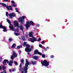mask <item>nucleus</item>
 Wrapping results in <instances>:
<instances>
[{
    "label": "nucleus",
    "mask_w": 73,
    "mask_h": 73,
    "mask_svg": "<svg viewBox=\"0 0 73 73\" xmlns=\"http://www.w3.org/2000/svg\"><path fill=\"white\" fill-rule=\"evenodd\" d=\"M42 44H44V42L43 41H42Z\"/></svg>",
    "instance_id": "4c0bfd02"
},
{
    "label": "nucleus",
    "mask_w": 73,
    "mask_h": 73,
    "mask_svg": "<svg viewBox=\"0 0 73 73\" xmlns=\"http://www.w3.org/2000/svg\"><path fill=\"white\" fill-rule=\"evenodd\" d=\"M11 60H13V56H12L11 57Z\"/></svg>",
    "instance_id": "c85d7f7f"
},
{
    "label": "nucleus",
    "mask_w": 73,
    "mask_h": 73,
    "mask_svg": "<svg viewBox=\"0 0 73 73\" xmlns=\"http://www.w3.org/2000/svg\"><path fill=\"white\" fill-rule=\"evenodd\" d=\"M40 56H42V57H43V58H44L45 57V54H42H42H41V55H40Z\"/></svg>",
    "instance_id": "6ab92c4d"
},
{
    "label": "nucleus",
    "mask_w": 73,
    "mask_h": 73,
    "mask_svg": "<svg viewBox=\"0 0 73 73\" xmlns=\"http://www.w3.org/2000/svg\"><path fill=\"white\" fill-rule=\"evenodd\" d=\"M23 45L24 46H27V47L25 48V52H30L31 51V48H30V46L29 44H27V42H25L23 44Z\"/></svg>",
    "instance_id": "7ed1b4c3"
},
{
    "label": "nucleus",
    "mask_w": 73,
    "mask_h": 73,
    "mask_svg": "<svg viewBox=\"0 0 73 73\" xmlns=\"http://www.w3.org/2000/svg\"><path fill=\"white\" fill-rule=\"evenodd\" d=\"M21 61L22 63L23 64H24V59H22Z\"/></svg>",
    "instance_id": "cd10ccee"
},
{
    "label": "nucleus",
    "mask_w": 73,
    "mask_h": 73,
    "mask_svg": "<svg viewBox=\"0 0 73 73\" xmlns=\"http://www.w3.org/2000/svg\"><path fill=\"white\" fill-rule=\"evenodd\" d=\"M19 52H21V50H19Z\"/></svg>",
    "instance_id": "c03bdc74"
},
{
    "label": "nucleus",
    "mask_w": 73,
    "mask_h": 73,
    "mask_svg": "<svg viewBox=\"0 0 73 73\" xmlns=\"http://www.w3.org/2000/svg\"><path fill=\"white\" fill-rule=\"evenodd\" d=\"M1 4L3 6V7H6L7 6V5H6V4L4 3H1Z\"/></svg>",
    "instance_id": "5701e85b"
},
{
    "label": "nucleus",
    "mask_w": 73,
    "mask_h": 73,
    "mask_svg": "<svg viewBox=\"0 0 73 73\" xmlns=\"http://www.w3.org/2000/svg\"><path fill=\"white\" fill-rule=\"evenodd\" d=\"M6 8L8 9V10H10L11 11H12V6H6Z\"/></svg>",
    "instance_id": "f8f14e48"
},
{
    "label": "nucleus",
    "mask_w": 73,
    "mask_h": 73,
    "mask_svg": "<svg viewBox=\"0 0 73 73\" xmlns=\"http://www.w3.org/2000/svg\"><path fill=\"white\" fill-rule=\"evenodd\" d=\"M29 35L30 37H32V38H30V40L32 42H34L35 41H37L36 38L33 37V33L32 32H30L29 33Z\"/></svg>",
    "instance_id": "20e7f679"
},
{
    "label": "nucleus",
    "mask_w": 73,
    "mask_h": 73,
    "mask_svg": "<svg viewBox=\"0 0 73 73\" xmlns=\"http://www.w3.org/2000/svg\"><path fill=\"white\" fill-rule=\"evenodd\" d=\"M33 22L32 21H28L27 22V24L25 25V26L26 27L27 29H28V28H29V27L31 26V25H33Z\"/></svg>",
    "instance_id": "39448f33"
},
{
    "label": "nucleus",
    "mask_w": 73,
    "mask_h": 73,
    "mask_svg": "<svg viewBox=\"0 0 73 73\" xmlns=\"http://www.w3.org/2000/svg\"><path fill=\"white\" fill-rule=\"evenodd\" d=\"M26 37H27V35H26Z\"/></svg>",
    "instance_id": "49530a36"
},
{
    "label": "nucleus",
    "mask_w": 73,
    "mask_h": 73,
    "mask_svg": "<svg viewBox=\"0 0 73 73\" xmlns=\"http://www.w3.org/2000/svg\"><path fill=\"white\" fill-rule=\"evenodd\" d=\"M14 35L16 36H18V35H20V34L18 33H15Z\"/></svg>",
    "instance_id": "aec40b11"
},
{
    "label": "nucleus",
    "mask_w": 73,
    "mask_h": 73,
    "mask_svg": "<svg viewBox=\"0 0 73 73\" xmlns=\"http://www.w3.org/2000/svg\"><path fill=\"white\" fill-rule=\"evenodd\" d=\"M9 71L10 72H11V69L9 70Z\"/></svg>",
    "instance_id": "ea45409f"
},
{
    "label": "nucleus",
    "mask_w": 73,
    "mask_h": 73,
    "mask_svg": "<svg viewBox=\"0 0 73 73\" xmlns=\"http://www.w3.org/2000/svg\"><path fill=\"white\" fill-rule=\"evenodd\" d=\"M11 3H12V4H15V1H11Z\"/></svg>",
    "instance_id": "412c9836"
},
{
    "label": "nucleus",
    "mask_w": 73,
    "mask_h": 73,
    "mask_svg": "<svg viewBox=\"0 0 73 73\" xmlns=\"http://www.w3.org/2000/svg\"><path fill=\"white\" fill-rule=\"evenodd\" d=\"M13 56H14V57H16L17 56V55L16 54L15 51H13Z\"/></svg>",
    "instance_id": "ddd939ff"
},
{
    "label": "nucleus",
    "mask_w": 73,
    "mask_h": 73,
    "mask_svg": "<svg viewBox=\"0 0 73 73\" xmlns=\"http://www.w3.org/2000/svg\"><path fill=\"white\" fill-rule=\"evenodd\" d=\"M3 63L4 65H6V63H7V64L9 63V66H12V65L13 63V60H10V62H9L8 60H5L3 62Z\"/></svg>",
    "instance_id": "423d86ee"
},
{
    "label": "nucleus",
    "mask_w": 73,
    "mask_h": 73,
    "mask_svg": "<svg viewBox=\"0 0 73 73\" xmlns=\"http://www.w3.org/2000/svg\"><path fill=\"white\" fill-rule=\"evenodd\" d=\"M33 58L34 60H37L38 58V56H35L33 57Z\"/></svg>",
    "instance_id": "4468645a"
},
{
    "label": "nucleus",
    "mask_w": 73,
    "mask_h": 73,
    "mask_svg": "<svg viewBox=\"0 0 73 73\" xmlns=\"http://www.w3.org/2000/svg\"><path fill=\"white\" fill-rule=\"evenodd\" d=\"M46 48H48V49H49V47H47Z\"/></svg>",
    "instance_id": "79ce46f5"
},
{
    "label": "nucleus",
    "mask_w": 73,
    "mask_h": 73,
    "mask_svg": "<svg viewBox=\"0 0 73 73\" xmlns=\"http://www.w3.org/2000/svg\"><path fill=\"white\" fill-rule=\"evenodd\" d=\"M15 10H16V12H18V13H20V11H18V9L15 8Z\"/></svg>",
    "instance_id": "a211bd4d"
},
{
    "label": "nucleus",
    "mask_w": 73,
    "mask_h": 73,
    "mask_svg": "<svg viewBox=\"0 0 73 73\" xmlns=\"http://www.w3.org/2000/svg\"><path fill=\"white\" fill-rule=\"evenodd\" d=\"M26 63L25 64V66L24 67L23 69H22L20 71V72H21V73H27V70L28 68L27 67L28 66V65L30 64V62H28V60L27 59H26Z\"/></svg>",
    "instance_id": "f03ea898"
},
{
    "label": "nucleus",
    "mask_w": 73,
    "mask_h": 73,
    "mask_svg": "<svg viewBox=\"0 0 73 73\" xmlns=\"http://www.w3.org/2000/svg\"><path fill=\"white\" fill-rule=\"evenodd\" d=\"M41 63L42 65L45 66H48L49 65V62L46 60H44L43 62H42Z\"/></svg>",
    "instance_id": "0eeeda50"
},
{
    "label": "nucleus",
    "mask_w": 73,
    "mask_h": 73,
    "mask_svg": "<svg viewBox=\"0 0 73 73\" xmlns=\"http://www.w3.org/2000/svg\"><path fill=\"white\" fill-rule=\"evenodd\" d=\"M23 40H24V41H25V39H24V38H23Z\"/></svg>",
    "instance_id": "a19ab883"
},
{
    "label": "nucleus",
    "mask_w": 73,
    "mask_h": 73,
    "mask_svg": "<svg viewBox=\"0 0 73 73\" xmlns=\"http://www.w3.org/2000/svg\"><path fill=\"white\" fill-rule=\"evenodd\" d=\"M2 68L3 69V70H5V68L4 67V66H2Z\"/></svg>",
    "instance_id": "bb28decb"
},
{
    "label": "nucleus",
    "mask_w": 73,
    "mask_h": 73,
    "mask_svg": "<svg viewBox=\"0 0 73 73\" xmlns=\"http://www.w3.org/2000/svg\"><path fill=\"white\" fill-rule=\"evenodd\" d=\"M2 61V58L0 57V62Z\"/></svg>",
    "instance_id": "473e14b6"
},
{
    "label": "nucleus",
    "mask_w": 73,
    "mask_h": 73,
    "mask_svg": "<svg viewBox=\"0 0 73 73\" xmlns=\"http://www.w3.org/2000/svg\"><path fill=\"white\" fill-rule=\"evenodd\" d=\"M1 67H0V69H1Z\"/></svg>",
    "instance_id": "37998d69"
},
{
    "label": "nucleus",
    "mask_w": 73,
    "mask_h": 73,
    "mask_svg": "<svg viewBox=\"0 0 73 73\" xmlns=\"http://www.w3.org/2000/svg\"><path fill=\"white\" fill-rule=\"evenodd\" d=\"M11 5L12 7H16V5L15 4H12Z\"/></svg>",
    "instance_id": "a878e982"
},
{
    "label": "nucleus",
    "mask_w": 73,
    "mask_h": 73,
    "mask_svg": "<svg viewBox=\"0 0 73 73\" xmlns=\"http://www.w3.org/2000/svg\"><path fill=\"white\" fill-rule=\"evenodd\" d=\"M16 70L15 68L13 69L12 70V72H15Z\"/></svg>",
    "instance_id": "7c9ffc66"
},
{
    "label": "nucleus",
    "mask_w": 73,
    "mask_h": 73,
    "mask_svg": "<svg viewBox=\"0 0 73 73\" xmlns=\"http://www.w3.org/2000/svg\"><path fill=\"white\" fill-rule=\"evenodd\" d=\"M12 40V39L11 38H10L9 39V42H10Z\"/></svg>",
    "instance_id": "4be33fe9"
},
{
    "label": "nucleus",
    "mask_w": 73,
    "mask_h": 73,
    "mask_svg": "<svg viewBox=\"0 0 73 73\" xmlns=\"http://www.w3.org/2000/svg\"><path fill=\"white\" fill-rule=\"evenodd\" d=\"M39 46L40 48H42V46L41 44H39Z\"/></svg>",
    "instance_id": "c756f323"
},
{
    "label": "nucleus",
    "mask_w": 73,
    "mask_h": 73,
    "mask_svg": "<svg viewBox=\"0 0 73 73\" xmlns=\"http://www.w3.org/2000/svg\"><path fill=\"white\" fill-rule=\"evenodd\" d=\"M50 57L51 58H53L54 57V56L53 55H51L50 56Z\"/></svg>",
    "instance_id": "72a5a7b5"
},
{
    "label": "nucleus",
    "mask_w": 73,
    "mask_h": 73,
    "mask_svg": "<svg viewBox=\"0 0 73 73\" xmlns=\"http://www.w3.org/2000/svg\"><path fill=\"white\" fill-rule=\"evenodd\" d=\"M15 46H16V44H14L11 46L12 48H14L15 47Z\"/></svg>",
    "instance_id": "2eb2a0df"
},
{
    "label": "nucleus",
    "mask_w": 73,
    "mask_h": 73,
    "mask_svg": "<svg viewBox=\"0 0 73 73\" xmlns=\"http://www.w3.org/2000/svg\"><path fill=\"white\" fill-rule=\"evenodd\" d=\"M14 63L15 64V65H18V64L17 63V62L15 61L14 62Z\"/></svg>",
    "instance_id": "b1692460"
},
{
    "label": "nucleus",
    "mask_w": 73,
    "mask_h": 73,
    "mask_svg": "<svg viewBox=\"0 0 73 73\" xmlns=\"http://www.w3.org/2000/svg\"><path fill=\"white\" fill-rule=\"evenodd\" d=\"M41 38H39L37 40L38 41H40L41 40Z\"/></svg>",
    "instance_id": "2f4dec72"
},
{
    "label": "nucleus",
    "mask_w": 73,
    "mask_h": 73,
    "mask_svg": "<svg viewBox=\"0 0 73 73\" xmlns=\"http://www.w3.org/2000/svg\"><path fill=\"white\" fill-rule=\"evenodd\" d=\"M0 28H3V29H4L3 30V32H7V29L5 27L3 26V25L1 24H0Z\"/></svg>",
    "instance_id": "1a4fd4ad"
},
{
    "label": "nucleus",
    "mask_w": 73,
    "mask_h": 73,
    "mask_svg": "<svg viewBox=\"0 0 73 73\" xmlns=\"http://www.w3.org/2000/svg\"><path fill=\"white\" fill-rule=\"evenodd\" d=\"M7 21L9 24L10 25L9 27V28L11 29V31H15V32H19V28L22 31V32H23V29H24V27H23L22 25H20L19 26V23L18 22L16 21H15L13 22L14 23V25L15 27H17V29H15V28L13 27V26L11 24V21L9 20L8 19H7Z\"/></svg>",
    "instance_id": "f257e3e1"
},
{
    "label": "nucleus",
    "mask_w": 73,
    "mask_h": 73,
    "mask_svg": "<svg viewBox=\"0 0 73 73\" xmlns=\"http://www.w3.org/2000/svg\"><path fill=\"white\" fill-rule=\"evenodd\" d=\"M21 67H22V65H21V64H20V68H21Z\"/></svg>",
    "instance_id": "c9c22d12"
},
{
    "label": "nucleus",
    "mask_w": 73,
    "mask_h": 73,
    "mask_svg": "<svg viewBox=\"0 0 73 73\" xmlns=\"http://www.w3.org/2000/svg\"><path fill=\"white\" fill-rule=\"evenodd\" d=\"M6 16H7V17H8V12H6Z\"/></svg>",
    "instance_id": "393cba45"
},
{
    "label": "nucleus",
    "mask_w": 73,
    "mask_h": 73,
    "mask_svg": "<svg viewBox=\"0 0 73 73\" xmlns=\"http://www.w3.org/2000/svg\"><path fill=\"white\" fill-rule=\"evenodd\" d=\"M32 63L33 65H35V64H36V61H32Z\"/></svg>",
    "instance_id": "f3484780"
},
{
    "label": "nucleus",
    "mask_w": 73,
    "mask_h": 73,
    "mask_svg": "<svg viewBox=\"0 0 73 73\" xmlns=\"http://www.w3.org/2000/svg\"><path fill=\"white\" fill-rule=\"evenodd\" d=\"M9 17L11 19H12V17H15L16 15L15 13H12L9 15Z\"/></svg>",
    "instance_id": "9b49d317"
},
{
    "label": "nucleus",
    "mask_w": 73,
    "mask_h": 73,
    "mask_svg": "<svg viewBox=\"0 0 73 73\" xmlns=\"http://www.w3.org/2000/svg\"><path fill=\"white\" fill-rule=\"evenodd\" d=\"M21 47H22V46H21V45L18 46L17 47V49H20V48H21Z\"/></svg>",
    "instance_id": "dca6fc26"
},
{
    "label": "nucleus",
    "mask_w": 73,
    "mask_h": 73,
    "mask_svg": "<svg viewBox=\"0 0 73 73\" xmlns=\"http://www.w3.org/2000/svg\"><path fill=\"white\" fill-rule=\"evenodd\" d=\"M1 4V3H0V5Z\"/></svg>",
    "instance_id": "a18cd8bd"
},
{
    "label": "nucleus",
    "mask_w": 73,
    "mask_h": 73,
    "mask_svg": "<svg viewBox=\"0 0 73 73\" xmlns=\"http://www.w3.org/2000/svg\"><path fill=\"white\" fill-rule=\"evenodd\" d=\"M4 1H5V2H7L8 1V0H3Z\"/></svg>",
    "instance_id": "e433bc0d"
},
{
    "label": "nucleus",
    "mask_w": 73,
    "mask_h": 73,
    "mask_svg": "<svg viewBox=\"0 0 73 73\" xmlns=\"http://www.w3.org/2000/svg\"><path fill=\"white\" fill-rule=\"evenodd\" d=\"M48 50V49L47 48H46L44 50V51H46V50Z\"/></svg>",
    "instance_id": "58836bf2"
},
{
    "label": "nucleus",
    "mask_w": 73,
    "mask_h": 73,
    "mask_svg": "<svg viewBox=\"0 0 73 73\" xmlns=\"http://www.w3.org/2000/svg\"><path fill=\"white\" fill-rule=\"evenodd\" d=\"M25 17L22 16V17H20L18 19V20L21 23V24H23L24 23V19H25Z\"/></svg>",
    "instance_id": "6e6552de"
},
{
    "label": "nucleus",
    "mask_w": 73,
    "mask_h": 73,
    "mask_svg": "<svg viewBox=\"0 0 73 73\" xmlns=\"http://www.w3.org/2000/svg\"><path fill=\"white\" fill-rule=\"evenodd\" d=\"M35 54H38L39 55H41V53L39 52L37 50H36L34 51Z\"/></svg>",
    "instance_id": "9d476101"
},
{
    "label": "nucleus",
    "mask_w": 73,
    "mask_h": 73,
    "mask_svg": "<svg viewBox=\"0 0 73 73\" xmlns=\"http://www.w3.org/2000/svg\"><path fill=\"white\" fill-rule=\"evenodd\" d=\"M36 27H39V25L38 24H36Z\"/></svg>",
    "instance_id": "f704fd0d"
}]
</instances>
